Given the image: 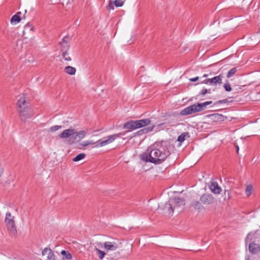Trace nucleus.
<instances>
[{"label": "nucleus", "instance_id": "nucleus-44", "mask_svg": "<svg viewBox=\"0 0 260 260\" xmlns=\"http://www.w3.org/2000/svg\"><path fill=\"white\" fill-rule=\"evenodd\" d=\"M32 29H33V27H31L30 28V30H32Z\"/></svg>", "mask_w": 260, "mask_h": 260}, {"label": "nucleus", "instance_id": "nucleus-25", "mask_svg": "<svg viewBox=\"0 0 260 260\" xmlns=\"http://www.w3.org/2000/svg\"><path fill=\"white\" fill-rule=\"evenodd\" d=\"M236 72H237L236 68H232L228 73L227 75H226L227 77L228 78H231L236 73Z\"/></svg>", "mask_w": 260, "mask_h": 260}, {"label": "nucleus", "instance_id": "nucleus-46", "mask_svg": "<svg viewBox=\"0 0 260 260\" xmlns=\"http://www.w3.org/2000/svg\"><path fill=\"white\" fill-rule=\"evenodd\" d=\"M116 136H117V135L115 134V135H114L115 138L116 137Z\"/></svg>", "mask_w": 260, "mask_h": 260}, {"label": "nucleus", "instance_id": "nucleus-9", "mask_svg": "<svg viewBox=\"0 0 260 260\" xmlns=\"http://www.w3.org/2000/svg\"><path fill=\"white\" fill-rule=\"evenodd\" d=\"M150 122L148 119L133 120L134 129L147 125Z\"/></svg>", "mask_w": 260, "mask_h": 260}, {"label": "nucleus", "instance_id": "nucleus-13", "mask_svg": "<svg viewBox=\"0 0 260 260\" xmlns=\"http://www.w3.org/2000/svg\"><path fill=\"white\" fill-rule=\"evenodd\" d=\"M114 141V135H112L108 136V138L105 139L104 138L103 139H101L98 140L96 143H98L96 146H104L109 143H112Z\"/></svg>", "mask_w": 260, "mask_h": 260}, {"label": "nucleus", "instance_id": "nucleus-38", "mask_svg": "<svg viewBox=\"0 0 260 260\" xmlns=\"http://www.w3.org/2000/svg\"><path fill=\"white\" fill-rule=\"evenodd\" d=\"M198 79H199V77H196L195 78L190 79V80L192 82H195V81H197Z\"/></svg>", "mask_w": 260, "mask_h": 260}, {"label": "nucleus", "instance_id": "nucleus-39", "mask_svg": "<svg viewBox=\"0 0 260 260\" xmlns=\"http://www.w3.org/2000/svg\"><path fill=\"white\" fill-rule=\"evenodd\" d=\"M227 100H220L217 103L218 104H222V103H226Z\"/></svg>", "mask_w": 260, "mask_h": 260}, {"label": "nucleus", "instance_id": "nucleus-36", "mask_svg": "<svg viewBox=\"0 0 260 260\" xmlns=\"http://www.w3.org/2000/svg\"><path fill=\"white\" fill-rule=\"evenodd\" d=\"M210 93V90L208 91L207 89H203L201 91V92H200V94L202 95H204L205 94H206L207 93Z\"/></svg>", "mask_w": 260, "mask_h": 260}, {"label": "nucleus", "instance_id": "nucleus-17", "mask_svg": "<svg viewBox=\"0 0 260 260\" xmlns=\"http://www.w3.org/2000/svg\"><path fill=\"white\" fill-rule=\"evenodd\" d=\"M171 202H172L173 205L174 204L176 206H180L181 205H184V200L181 198H175L174 199L170 200Z\"/></svg>", "mask_w": 260, "mask_h": 260}, {"label": "nucleus", "instance_id": "nucleus-1", "mask_svg": "<svg viewBox=\"0 0 260 260\" xmlns=\"http://www.w3.org/2000/svg\"><path fill=\"white\" fill-rule=\"evenodd\" d=\"M170 154L168 148L161 143L156 142L150 145L142 155L141 158L146 162L160 164Z\"/></svg>", "mask_w": 260, "mask_h": 260}, {"label": "nucleus", "instance_id": "nucleus-6", "mask_svg": "<svg viewBox=\"0 0 260 260\" xmlns=\"http://www.w3.org/2000/svg\"><path fill=\"white\" fill-rule=\"evenodd\" d=\"M17 111L20 120L23 122H25L27 119L31 118L34 115V111L29 107L18 110Z\"/></svg>", "mask_w": 260, "mask_h": 260}, {"label": "nucleus", "instance_id": "nucleus-33", "mask_svg": "<svg viewBox=\"0 0 260 260\" xmlns=\"http://www.w3.org/2000/svg\"><path fill=\"white\" fill-rule=\"evenodd\" d=\"M107 9L109 10L114 9V1H109V4L107 6Z\"/></svg>", "mask_w": 260, "mask_h": 260}, {"label": "nucleus", "instance_id": "nucleus-27", "mask_svg": "<svg viewBox=\"0 0 260 260\" xmlns=\"http://www.w3.org/2000/svg\"><path fill=\"white\" fill-rule=\"evenodd\" d=\"M62 127L61 125H54L50 127L49 131L50 132H55Z\"/></svg>", "mask_w": 260, "mask_h": 260}, {"label": "nucleus", "instance_id": "nucleus-41", "mask_svg": "<svg viewBox=\"0 0 260 260\" xmlns=\"http://www.w3.org/2000/svg\"><path fill=\"white\" fill-rule=\"evenodd\" d=\"M236 149H237V152L238 153L239 150V146H237Z\"/></svg>", "mask_w": 260, "mask_h": 260}, {"label": "nucleus", "instance_id": "nucleus-18", "mask_svg": "<svg viewBox=\"0 0 260 260\" xmlns=\"http://www.w3.org/2000/svg\"><path fill=\"white\" fill-rule=\"evenodd\" d=\"M21 14L20 12H17L16 14L13 15L11 19V23L17 24L21 21V18L19 15Z\"/></svg>", "mask_w": 260, "mask_h": 260}, {"label": "nucleus", "instance_id": "nucleus-14", "mask_svg": "<svg viewBox=\"0 0 260 260\" xmlns=\"http://www.w3.org/2000/svg\"><path fill=\"white\" fill-rule=\"evenodd\" d=\"M211 192L214 194H219L222 189L216 182L212 181L209 186Z\"/></svg>", "mask_w": 260, "mask_h": 260}, {"label": "nucleus", "instance_id": "nucleus-28", "mask_svg": "<svg viewBox=\"0 0 260 260\" xmlns=\"http://www.w3.org/2000/svg\"><path fill=\"white\" fill-rule=\"evenodd\" d=\"M95 250H96L99 254L98 256L100 259H102L106 254L105 252L96 248H95Z\"/></svg>", "mask_w": 260, "mask_h": 260}, {"label": "nucleus", "instance_id": "nucleus-29", "mask_svg": "<svg viewBox=\"0 0 260 260\" xmlns=\"http://www.w3.org/2000/svg\"><path fill=\"white\" fill-rule=\"evenodd\" d=\"M252 192V186L251 185H249L247 186L245 190L246 194L247 196H249Z\"/></svg>", "mask_w": 260, "mask_h": 260}, {"label": "nucleus", "instance_id": "nucleus-3", "mask_svg": "<svg viewBox=\"0 0 260 260\" xmlns=\"http://www.w3.org/2000/svg\"><path fill=\"white\" fill-rule=\"evenodd\" d=\"M212 103V101H207L190 105L181 110L180 114L182 116H186L202 111L206 108L207 106L210 105Z\"/></svg>", "mask_w": 260, "mask_h": 260}, {"label": "nucleus", "instance_id": "nucleus-37", "mask_svg": "<svg viewBox=\"0 0 260 260\" xmlns=\"http://www.w3.org/2000/svg\"><path fill=\"white\" fill-rule=\"evenodd\" d=\"M215 118L217 119L221 120L223 118V116L219 114H216L214 115Z\"/></svg>", "mask_w": 260, "mask_h": 260}, {"label": "nucleus", "instance_id": "nucleus-12", "mask_svg": "<svg viewBox=\"0 0 260 260\" xmlns=\"http://www.w3.org/2000/svg\"><path fill=\"white\" fill-rule=\"evenodd\" d=\"M114 141V135H112L108 136V138L105 139L104 138L103 139H101L98 140L96 143H98L96 146H104L109 143H112Z\"/></svg>", "mask_w": 260, "mask_h": 260}, {"label": "nucleus", "instance_id": "nucleus-31", "mask_svg": "<svg viewBox=\"0 0 260 260\" xmlns=\"http://www.w3.org/2000/svg\"><path fill=\"white\" fill-rule=\"evenodd\" d=\"M125 0H115V6L121 7L123 6Z\"/></svg>", "mask_w": 260, "mask_h": 260}, {"label": "nucleus", "instance_id": "nucleus-10", "mask_svg": "<svg viewBox=\"0 0 260 260\" xmlns=\"http://www.w3.org/2000/svg\"><path fill=\"white\" fill-rule=\"evenodd\" d=\"M46 254H47L46 260H56L54 253L51 249L46 247L42 250V254L43 255H45Z\"/></svg>", "mask_w": 260, "mask_h": 260}, {"label": "nucleus", "instance_id": "nucleus-43", "mask_svg": "<svg viewBox=\"0 0 260 260\" xmlns=\"http://www.w3.org/2000/svg\"><path fill=\"white\" fill-rule=\"evenodd\" d=\"M207 76H208V75H207V74H204L203 75V77H207Z\"/></svg>", "mask_w": 260, "mask_h": 260}, {"label": "nucleus", "instance_id": "nucleus-2", "mask_svg": "<svg viewBox=\"0 0 260 260\" xmlns=\"http://www.w3.org/2000/svg\"><path fill=\"white\" fill-rule=\"evenodd\" d=\"M86 135V132L84 131L77 132L74 128H69L64 130L59 134V137L61 139L69 138V143L72 144L79 142L85 137Z\"/></svg>", "mask_w": 260, "mask_h": 260}, {"label": "nucleus", "instance_id": "nucleus-35", "mask_svg": "<svg viewBox=\"0 0 260 260\" xmlns=\"http://www.w3.org/2000/svg\"><path fill=\"white\" fill-rule=\"evenodd\" d=\"M124 256V255L120 254V252L119 251L115 252V257H116L117 258H121Z\"/></svg>", "mask_w": 260, "mask_h": 260}, {"label": "nucleus", "instance_id": "nucleus-40", "mask_svg": "<svg viewBox=\"0 0 260 260\" xmlns=\"http://www.w3.org/2000/svg\"><path fill=\"white\" fill-rule=\"evenodd\" d=\"M31 25L30 24L29 22H28L25 25V28L26 29L27 27H30Z\"/></svg>", "mask_w": 260, "mask_h": 260}, {"label": "nucleus", "instance_id": "nucleus-45", "mask_svg": "<svg viewBox=\"0 0 260 260\" xmlns=\"http://www.w3.org/2000/svg\"><path fill=\"white\" fill-rule=\"evenodd\" d=\"M68 56H69V54L68 55H66V57H68Z\"/></svg>", "mask_w": 260, "mask_h": 260}, {"label": "nucleus", "instance_id": "nucleus-24", "mask_svg": "<svg viewBox=\"0 0 260 260\" xmlns=\"http://www.w3.org/2000/svg\"><path fill=\"white\" fill-rule=\"evenodd\" d=\"M153 127H154V126H153L152 127H147V128L142 129L138 132V133L141 135L143 134H146L148 132L152 131V129H153Z\"/></svg>", "mask_w": 260, "mask_h": 260}, {"label": "nucleus", "instance_id": "nucleus-21", "mask_svg": "<svg viewBox=\"0 0 260 260\" xmlns=\"http://www.w3.org/2000/svg\"><path fill=\"white\" fill-rule=\"evenodd\" d=\"M85 156H86V154L84 153H80L73 158V161H79V160L84 158Z\"/></svg>", "mask_w": 260, "mask_h": 260}, {"label": "nucleus", "instance_id": "nucleus-22", "mask_svg": "<svg viewBox=\"0 0 260 260\" xmlns=\"http://www.w3.org/2000/svg\"><path fill=\"white\" fill-rule=\"evenodd\" d=\"M133 124V120H131L125 123L123 127L126 129H134Z\"/></svg>", "mask_w": 260, "mask_h": 260}, {"label": "nucleus", "instance_id": "nucleus-4", "mask_svg": "<svg viewBox=\"0 0 260 260\" xmlns=\"http://www.w3.org/2000/svg\"><path fill=\"white\" fill-rule=\"evenodd\" d=\"M14 218V216L12 215L10 212H7L6 214L5 222L8 230L12 235L15 236L17 234V231Z\"/></svg>", "mask_w": 260, "mask_h": 260}, {"label": "nucleus", "instance_id": "nucleus-5", "mask_svg": "<svg viewBox=\"0 0 260 260\" xmlns=\"http://www.w3.org/2000/svg\"><path fill=\"white\" fill-rule=\"evenodd\" d=\"M68 39L69 37L68 36H64L62 39V41L59 42V45L60 46V51L63 58L66 61H71L72 60L71 57H66V55H68V52L70 48V44L68 41Z\"/></svg>", "mask_w": 260, "mask_h": 260}, {"label": "nucleus", "instance_id": "nucleus-11", "mask_svg": "<svg viewBox=\"0 0 260 260\" xmlns=\"http://www.w3.org/2000/svg\"><path fill=\"white\" fill-rule=\"evenodd\" d=\"M28 103L26 102V98L24 96H21L16 104L17 110L28 107Z\"/></svg>", "mask_w": 260, "mask_h": 260}, {"label": "nucleus", "instance_id": "nucleus-23", "mask_svg": "<svg viewBox=\"0 0 260 260\" xmlns=\"http://www.w3.org/2000/svg\"><path fill=\"white\" fill-rule=\"evenodd\" d=\"M62 255H63L67 259H70L72 258V254L68 251L62 250L60 252Z\"/></svg>", "mask_w": 260, "mask_h": 260}, {"label": "nucleus", "instance_id": "nucleus-15", "mask_svg": "<svg viewBox=\"0 0 260 260\" xmlns=\"http://www.w3.org/2000/svg\"><path fill=\"white\" fill-rule=\"evenodd\" d=\"M249 250L251 253L256 254L260 250L259 245L252 242L249 245Z\"/></svg>", "mask_w": 260, "mask_h": 260}, {"label": "nucleus", "instance_id": "nucleus-26", "mask_svg": "<svg viewBox=\"0 0 260 260\" xmlns=\"http://www.w3.org/2000/svg\"><path fill=\"white\" fill-rule=\"evenodd\" d=\"M192 205L194 207V208H196V209L200 210L202 208V205L201 203L199 201L194 202L192 203Z\"/></svg>", "mask_w": 260, "mask_h": 260}, {"label": "nucleus", "instance_id": "nucleus-19", "mask_svg": "<svg viewBox=\"0 0 260 260\" xmlns=\"http://www.w3.org/2000/svg\"><path fill=\"white\" fill-rule=\"evenodd\" d=\"M64 71L66 73L70 75H74L76 73V70L75 68L71 66H67L65 67Z\"/></svg>", "mask_w": 260, "mask_h": 260}, {"label": "nucleus", "instance_id": "nucleus-42", "mask_svg": "<svg viewBox=\"0 0 260 260\" xmlns=\"http://www.w3.org/2000/svg\"><path fill=\"white\" fill-rule=\"evenodd\" d=\"M251 236V235L250 234H248V236H247V239L250 238Z\"/></svg>", "mask_w": 260, "mask_h": 260}, {"label": "nucleus", "instance_id": "nucleus-30", "mask_svg": "<svg viewBox=\"0 0 260 260\" xmlns=\"http://www.w3.org/2000/svg\"><path fill=\"white\" fill-rule=\"evenodd\" d=\"M96 144L95 142L91 141H86L83 142L81 144V145L83 147H86L87 146H88L89 145H92Z\"/></svg>", "mask_w": 260, "mask_h": 260}, {"label": "nucleus", "instance_id": "nucleus-20", "mask_svg": "<svg viewBox=\"0 0 260 260\" xmlns=\"http://www.w3.org/2000/svg\"><path fill=\"white\" fill-rule=\"evenodd\" d=\"M188 133H184L180 135L177 138V141L180 142V145L186 139V137H189Z\"/></svg>", "mask_w": 260, "mask_h": 260}, {"label": "nucleus", "instance_id": "nucleus-34", "mask_svg": "<svg viewBox=\"0 0 260 260\" xmlns=\"http://www.w3.org/2000/svg\"><path fill=\"white\" fill-rule=\"evenodd\" d=\"M114 246L113 245L111 244L110 242H105L104 244V247L105 248L107 249H111Z\"/></svg>", "mask_w": 260, "mask_h": 260}, {"label": "nucleus", "instance_id": "nucleus-32", "mask_svg": "<svg viewBox=\"0 0 260 260\" xmlns=\"http://www.w3.org/2000/svg\"><path fill=\"white\" fill-rule=\"evenodd\" d=\"M224 88L225 89V90L226 91H231L232 90V88L231 87V85L230 84V83L229 82H226L224 84Z\"/></svg>", "mask_w": 260, "mask_h": 260}, {"label": "nucleus", "instance_id": "nucleus-16", "mask_svg": "<svg viewBox=\"0 0 260 260\" xmlns=\"http://www.w3.org/2000/svg\"><path fill=\"white\" fill-rule=\"evenodd\" d=\"M175 206L174 207H173V204L170 200L168 202L165 204L164 207V210L166 213H168V214H172L174 212V208H175Z\"/></svg>", "mask_w": 260, "mask_h": 260}, {"label": "nucleus", "instance_id": "nucleus-7", "mask_svg": "<svg viewBox=\"0 0 260 260\" xmlns=\"http://www.w3.org/2000/svg\"><path fill=\"white\" fill-rule=\"evenodd\" d=\"M201 202L206 205L213 204L216 200L212 194L209 193H204L200 197Z\"/></svg>", "mask_w": 260, "mask_h": 260}, {"label": "nucleus", "instance_id": "nucleus-8", "mask_svg": "<svg viewBox=\"0 0 260 260\" xmlns=\"http://www.w3.org/2000/svg\"><path fill=\"white\" fill-rule=\"evenodd\" d=\"M223 79V76L221 75H219L218 76H215L213 78L207 79L205 80L204 83L207 84H210L211 85H216L217 84H220L222 83V81Z\"/></svg>", "mask_w": 260, "mask_h": 260}]
</instances>
